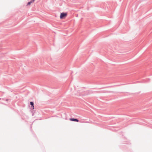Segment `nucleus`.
I'll list each match as a JSON object with an SVG mask.
<instances>
[{"label": "nucleus", "instance_id": "39448f33", "mask_svg": "<svg viewBox=\"0 0 152 152\" xmlns=\"http://www.w3.org/2000/svg\"><path fill=\"white\" fill-rule=\"evenodd\" d=\"M32 1H33L34 2L35 0H31Z\"/></svg>", "mask_w": 152, "mask_h": 152}, {"label": "nucleus", "instance_id": "f257e3e1", "mask_svg": "<svg viewBox=\"0 0 152 152\" xmlns=\"http://www.w3.org/2000/svg\"><path fill=\"white\" fill-rule=\"evenodd\" d=\"M67 15V13H66L62 12L61 13L60 15V19L65 18Z\"/></svg>", "mask_w": 152, "mask_h": 152}, {"label": "nucleus", "instance_id": "20e7f679", "mask_svg": "<svg viewBox=\"0 0 152 152\" xmlns=\"http://www.w3.org/2000/svg\"><path fill=\"white\" fill-rule=\"evenodd\" d=\"M33 2H34L33 1H32V0H31L30 1L28 2V3L27 5H30L31 3H33Z\"/></svg>", "mask_w": 152, "mask_h": 152}, {"label": "nucleus", "instance_id": "7ed1b4c3", "mask_svg": "<svg viewBox=\"0 0 152 152\" xmlns=\"http://www.w3.org/2000/svg\"><path fill=\"white\" fill-rule=\"evenodd\" d=\"M30 103L31 105L32 106H33V109H34V103H33V102H30Z\"/></svg>", "mask_w": 152, "mask_h": 152}, {"label": "nucleus", "instance_id": "423d86ee", "mask_svg": "<svg viewBox=\"0 0 152 152\" xmlns=\"http://www.w3.org/2000/svg\"><path fill=\"white\" fill-rule=\"evenodd\" d=\"M31 107H32V108L33 109V106H32Z\"/></svg>", "mask_w": 152, "mask_h": 152}, {"label": "nucleus", "instance_id": "f03ea898", "mask_svg": "<svg viewBox=\"0 0 152 152\" xmlns=\"http://www.w3.org/2000/svg\"><path fill=\"white\" fill-rule=\"evenodd\" d=\"M69 120L70 121H76L77 122H78L79 121V120L77 119L70 118Z\"/></svg>", "mask_w": 152, "mask_h": 152}]
</instances>
